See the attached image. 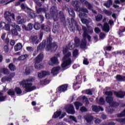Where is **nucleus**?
Returning <instances> with one entry per match:
<instances>
[{"instance_id":"36","label":"nucleus","mask_w":125,"mask_h":125,"mask_svg":"<svg viewBox=\"0 0 125 125\" xmlns=\"http://www.w3.org/2000/svg\"><path fill=\"white\" fill-rule=\"evenodd\" d=\"M61 111H56L54 113V115L52 116V118L53 119H57V118H59L61 115Z\"/></svg>"},{"instance_id":"56","label":"nucleus","mask_w":125,"mask_h":125,"mask_svg":"<svg viewBox=\"0 0 125 125\" xmlns=\"http://www.w3.org/2000/svg\"><path fill=\"white\" fill-rule=\"evenodd\" d=\"M69 28L70 31L74 32L75 31V27H74V23H71L69 24Z\"/></svg>"},{"instance_id":"62","label":"nucleus","mask_w":125,"mask_h":125,"mask_svg":"<svg viewBox=\"0 0 125 125\" xmlns=\"http://www.w3.org/2000/svg\"><path fill=\"white\" fill-rule=\"evenodd\" d=\"M3 73L4 75H9V70L7 68H3Z\"/></svg>"},{"instance_id":"14","label":"nucleus","mask_w":125,"mask_h":125,"mask_svg":"<svg viewBox=\"0 0 125 125\" xmlns=\"http://www.w3.org/2000/svg\"><path fill=\"white\" fill-rule=\"evenodd\" d=\"M83 30V38H87L88 39V42H91V37L90 35L87 34V29L86 28V27H83L82 28Z\"/></svg>"},{"instance_id":"34","label":"nucleus","mask_w":125,"mask_h":125,"mask_svg":"<svg viewBox=\"0 0 125 125\" xmlns=\"http://www.w3.org/2000/svg\"><path fill=\"white\" fill-rule=\"evenodd\" d=\"M1 81L2 83H5V82H11V81H12V79H11V78L5 76L2 78Z\"/></svg>"},{"instance_id":"42","label":"nucleus","mask_w":125,"mask_h":125,"mask_svg":"<svg viewBox=\"0 0 125 125\" xmlns=\"http://www.w3.org/2000/svg\"><path fill=\"white\" fill-rule=\"evenodd\" d=\"M68 13L71 17L75 18L76 16V14L73 9H70V11H68Z\"/></svg>"},{"instance_id":"4","label":"nucleus","mask_w":125,"mask_h":125,"mask_svg":"<svg viewBox=\"0 0 125 125\" xmlns=\"http://www.w3.org/2000/svg\"><path fill=\"white\" fill-rule=\"evenodd\" d=\"M42 59H43V54L42 53H41L35 58V68L37 70H41L42 68V65L40 64L42 61Z\"/></svg>"},{"instance_id":"46","label":"nucleus","mask_w":125,"mask_h":125,"mask_svg":"<svg viewBox=\"0 0 125 125\" xmlns=\"http://www.w3.org/2000/svg\"><path fill=\"white\" fill-rule=\"evenodd\" d=\"M34 28L35 30H36L37 31H38L40 30V29H41V24H40L39 23L35 22L34 25Z\"/></svg>"},{"instance_id":"55","label":"nucleus","mask_w":125,"mask_h":125,"mask_svg":"<svg viewBox=\"0 0 125 125\" xmlns=\"http://www.w3.org/2000/svg\"><path fill=\"white\" fill-rule=\"evenodd\" d=\"M116 124H115L113 122H104V123H102L101 125H115Z\"/></svg>"},{"instance_id":"15","label":"nucleus","mask_w":125,"mask_h":125,"mask_svg":"<svg viewBox=\"0 0 125 125\" xmlns=\"http://www.w3.org/2000/svg\"><path fill=\"white\" fill-rule=\"evenodd\" d=\"M51 62H49V65L50 66H53V65H58L59 62L58 61V58L56 57H54L51 58Z\"/></svg>"},{"instance_id":"8","label":"nucleus","mask_w":125,"mask_h":125,"mask_svg":"<svg viewBox=\"0 0 125 125\" xmlns=\"http://www.w3.org/2000/svg\"><path fill=\"white\" fill-rule=\"evenodd\" d=\"M65 111L67 114H69L70 115H74L76 111H75V107H74V105L72 104H68L65 107Z\"/></svg>"},{"instance_id":"49","label":"nucleus","mask_w":125,"mask_h":125,"mask_svg":"<svg viewBox=\"0 0 125 125\" xmlns=\"http://www.w3.org/2000/svg\"><path fill=\"white\" fill-rule=\"evenodd\" d=\"M98 103L100 104V105H104V104H105V101L104 100L103 97L100 98Z\"/></svg>"},{"instance_id":"29","label":"nucleus","mask_w":125,"mask_h":125,"mask_svg":"<svg viewBox=\"0 0 125 125\" xmlns=\"http://www.w3.org/2000/svg\"><path fill=\"white\" fill-rule=\"evenodd\" d=\"M121 29H119L117 32L118 35L120 37L123 36V33H125V26H121Z\"/></svg>"},{"instance_id":"58","label":"nucleus","mask_w":125,"mask_h":125,"mask_svg":"<svg viewBox=\"0 0 125 125\" xmlns=\"http://www.w3.org/2000/svg\"><path fill=\"white\" fill-rule=\"evenodd\" d=\"M116 122L118 123H125V118H118L116 119Z\"/></svg>"},{"instance_id":"18","label":"nucleus","mask_w":125,"mask_h":125,"mask_svg":"<svg viewBox=\"0 0 125 125\" xmlns=\"http://www.w3.org/2000/svg\"><path fill=\"white\" fill-rule=\"evenodd\" d=\"M92 111H93V112H96V113H98V112H100V111H104V109H103L102 107L97 105H92Z\"/></svg>"},{"instance_id":"57","label":"nucleus","mask_w":125,"mask_h":125,"mask_svg":"<svg viewBox=\"0 0 125 125\" xmlns=\"http://www.w3.org/2000/svg\"><path fill=\"white\" fill-rule=\"evenodd\" d=\"M2 1V3H5V4H8V3H10V2H12V1H14L15 0H10L8 1V0H1Z\"/></svg>"},{"instance_id":"16","label":"nucleus","mask_w":125,"mask_h":125,"mask_svg":"<svg viewBox=\"0 0 125 125\" xmlns=\"http://www.w3.org/2000/svg\"><path fill=\"white\" fill-rule=\"evenodd\" d=\"M86 38L87 37H83V40H82L80 44V47L82 49H84V48H86V44L87 43V42L86 41Z\"/></svg>"},{"instance_id":"2","label":"nucleus","mask_w":125,"mask_h":125,"mask_svg":"<svg viewBox=\"0 0 125 125\" xmlns=\"http://www.w3.org/2000/svg\"><path fill=\"white\" fill-rule=\"evenodd\" d=\"M28 82H31V80H23L20 83V85H21L23 88H25L26 92H31V91L35 90L37 87L36 86H32L33 83H28Z\"/></svg>"},{"instance_id":"48","label":"nucleus","mask_w":125,"mask_h":125,"mask_svg":"<svg viewBox=\"0 0 125 125\" xmlns=\"http://www.w3.org/2000/svg\"><path fill=\"white\" fill-rule=\"evenodd\" d=\"M80 11L85 13H88V10L86 8H80L77 12H80Z\"/></svg>"},{"instance_id":"32","label":"nucleus","mask_w":125,"mask_h":125,"mask_svg":"<svg viewBox=\"0 0 125 125\" xmlns=\"http://www.w3.org/2000/svg\"><path fill=\"white\" fill-rule=\"evenodd\" d=\"M2 95H3V93L0 92V102H4L6 100V98H7V96Z\"/></svg>"},{"instance_id":"37","label":"nucleus","mask_w":125,"mask_h":125,"mask_svg":"<svg viewBox=\"0 0 125 125\" xmlns=\"http://www.w3.org/2000/svg\"><path fill=\"white\" fill-rule=\"evenodd\" d=\"M24 29L25 31H32L33 30V24L32 23H28L27 27L24 26Z\"/></svg>"},{"instance_id":"22","label":"nucleus","mask_w":125,"mask_h":125,"mask_svg":"<svg viewBox=\"0 0 125 125\" xmlns=\"http://www.w3.org/2000/svg\"><path fill=\"white\" fill-rule=\"evenodd\" d=\"M22 47H23L22 43H17L14 46L15 51H19V50H21V49H22Z\"/></svg>"},{"instance_id":"40","label":"nucleus","mask_w":125,"mask_h":125,"mask_svg":"<svg viewBox=\"0 0 125 125\" xmlns=\"http://www.w3.org/2000/svg\"><path fill=\"white\" fill-rule=\"evenodd\" d=\"M14 90L17 94L20 95L22 93V90H21V88L19 87H16Z\"/></svg>"},{"instance_id":"52","label":"nucleus","mask_w":125,"mask_h":125,"mask_svg":"<svg viewBox=\"0 0 125 125\" xmlns=\"http://www.w3.org/2000/svg\"><path fill=\"white\" fill-rule=\"evenodd\" d=\"M85 5H86L89 10H91V9H92V5L90 3L88 2V1H86Z\"/></svg>"},{"instance_id":"19","label":"nucleus","mask_w":125,"mask_h":125,"mask_svg":"<svg viewBox=\"0 0 125 125\" xmlns=\"http://www.w3.org/2000/svg\"><path fill=\"white\" fill-rule=\"evenodd\" d=\"M59 16L62 23H63L64 24H66V19L63 12L60 11L59 13Z\"/></svg>"},{"instance_id":"51","label":"nucleus","mask_w":125,"mask_h":125,"mask_svg":"<svg viewBox=\"0 0 125 125\" xmlns=\"http://www.w3.org/2000/svg\"><path fill=\"white\" fill-rule=\"evenodd\" d=\"M82 99L83 101L85 102V105H88L89 104V101H88V99L85 96H83Z\"/></svg>"},{"instance_id":"1","label":"nucleus","mask_w":125,"mask_h":125,"mask_svg":"<svg viewBox=\"0 0 125 125\" xmlns=\"http://www.w3.org/2000/svg\"><path fill=\"white\" fill-rule=\"evenodd\" d=\"M46 51H56L58 48V45L56 42H52V38L49 36L47 38V41L43 40L37 47V50H42L45 47Z\"/></svg>"},{"instance_id":"7","label":"nucleus","mask_w":125,"mask_h":125,"mask_svg":"<svg viewBox=\"0 0 125 125\" xmlns=\"http://www.w3.org/2000/svg\"><path fill=\"white\" fill-rule=\"evenodd\" d=\"M68 84H63L59 86L56 90L58 93H62V92H65L68 90Z\"/></svg>"},{"instance_id":"25","label":"nucleus","mask_w":125,"mask_h":125,"mask_svg":"<svg viewBox=\"0 0 125 125\" xmlns=\"http://www.w3.org/2000/svg\"><path fill=\"white\" fill-rule=\"evenodd\" d=\"M80 42L81 40L78 37H75L74 38V46L75 47H79L80 46Z\"/></svg>"},{"instance_id":"30","label":"nucleus","mask_w":125,"mask_h":125,"mask_svg":"<svg viewBox=\"0 0 125 125\" xmlns=\"http://www.w3.org/2000/svg\"><path fill=\"white\" fill-rule=\"evenodd\" d=\"M33 71V67L32 66H27L25 69V73L26 75H30L31 72Z\"/></svg>"},{"instance_id":"10","label":"nucleus","mask_w":125,"mask_h":125,"mask_svg":"<svg viewBox=\"0 0 125 125\" xmlns=\"http://www.w3.org/2000/svg\"><path fill=\"white\" fill-rule=\"evenodd\" d=\"M49 75H50V73L45 70H42L38 73V77L40 79H43V78H45L46 76H49Z\"/></svg>"},{"instance_id":"9","label":"nucleus","mask_w":125,"mask_h":125,"mask_svg":"<svg viewBox=\"0 0 125 125\" xmlns=\"http://www.w3.org/2000/svg\"><path fill=\"white\" fill-rule=\"evenodd\" d=\"M28 15L29 17H31L32 19H34V18H38V19H40V20L41 21V22H42L43 20H44V17L42 15H39L37 16L36 15V13L32 12H28Z\"/></svg>"},{"instance_id":"5","label":"nucleus","mask_w":125,"mask_h":125,"mask_svg":"<svg viewBox=\"0 0 125 125\" xmlns=\"http://www.w3.org/2000/svg\"><path fill=\"white\" fill-rule=\"evenodd\" d=\"M12 27L14 28L11 30L12 36L14 37H17V36H18V31L20 32L21 31V27H20V26L17 24L12 25Z\"/></svg>"},{"instance_id":"3","label":"nucleus","mask_w":125,"mask_h":125,"mask_svg":"<svg viewBox=\"0 0 125 125\" xmlns=\"http://www.w3.org/2000/svg\"><path fill=\"white\" fill-rule=\"evenodd\" d=\"M71 55L72 53L71 52H68L64 55L62 58L63 60V63H62V69H65L66 67L72 64V60H71V58H69Z\"/></svg>"},{"instance_id":"26","label":"nucleus","mask_w":125,"mask_h":125,"mask_svg":"<svg viewBox=\"0 0 125 125\" xmlns=\"http://www.w3.org/2000/svg\"><path fill=\"white\" fill-rule=\"evenodd\" d=\"M59 71H60V66H56V67H53L51 71V73L54 75H57V73H56L57 72H59Z\"/></svg>"},{"instance_id":"39","label":"nucleus","mask_w":125,"mask_h":125,"mask_svg":"<svg viewBox=\"0 0 125 125\" xmlns=\"http://www.w3.org/2000/svg\"><path fill=\"white\" fill-rule=\"evenodd\" d=\"M8 95H10V96H14L15 95V91L13 89H10L7 91Z\"/></svg>"},{"instance_id":"11","label":"nucleus","mask_w":125,"mask_h":125,"mask_svg":"<svg viewBox=\"0 0 125 125\" xmlns=\"http://www.w3.org/2000/svg\"><path fill=\"white\" fill-rule=\"evenodd\" d=\"M84 118L88 125H91V123L94 120V117L91 114H86Z\"/></svg>"},{"instance_id":"28","label":"nucleus","mask_w":125,"mask_h":125,"mask_svg":"<svg viewBox=\"0 0 125 125\" xmlns=\"http://www.w3.org/2000/svg\"><path fill=\"white\" fill-rule=\"evenodd\" d=\"M49 83H50V81L47 79H45L44 80L40 81V84L42 85H46V84H48Z\"/></svg>"},{"instance_id":"47","label":"nucleus","mask_w":125,"mask_h":125,"mask_svg":"<svg viewBox=\"0 0 125 125\" xmlns=\"http://www.w3.org/2000/svg\"><path fill=\"white\" fill-rule=\"evenodd\" d=\"M117 118H123V117H125V109L121 112L120 113L117 114Z\"/></svg>"},{"instance_id":"50","label":"nucleus","mask_w":125,"mask_h":125,"mask_svg":"<svg viewBox=\"0 0 125 125\" xmlns=\"http://www.w3.org/2000/svg\"><path fill=\"white\" fill-rule=\"evenodd\" d=\"M73 57H77L79 55V50L75 49L72 52Z\"/></svg>"},{"instance_id":"54","label":"nucleus","mask_w":125,"mask_h":125,"mask_svg":"<svg viewBox=\"0 0 125 125\" xmlns=\"http://www.w3.org/2000/svg\"><path fill=\"white\" fill-rule=\"evenodd\" d=\"M85 91V94H87L88 95H92V91L90 89H86L85 90L82 91V93Z\"/></svg>"},{"instance_id":"63","label":"nucleus","mask_w":125,"mask_h":125,"mask_svg":"<svg viewBox=\"0 0 125 125\" xmlns=\"http://www.w3.org/2000/svg\"><path fill=\"white\" fill-rule=\"evenodd\" d=\"M17 24H24L25 23V20L24 19H21L19 21H17Z\"/></svg>"},{"instance_id":"41","label":"nucleus","mask_w":125,"mask_h":125,"mask_svg":"<svg viewBox=\"0 0 125 125\" xmlns=\"http://www.w3.org/2000/svg\"><path fill=\"white\" fill-rule=\"evenodd\" d=\"M103 19V16L102 14H99L95 16V20L97 22L101 21V20Z\"/></svg>"},{"instance_id":"33","label":"nucleus","mask_w":125,"mask_h":125,"mask_svg":"<svg viewBox=\"0 0 125 125\" xmlns=\"http://www.w3.org/2000/svg\"><path fill=\"white\" fill-rule=\"evenodd\" d=\"M74 105L76 110H79V109H80V107L83 106V103L80 102L76 101L74 102Z\"/></svg>"},{"instance_id":"17","label":"nucleus","mask_w":125,"mask_h":125,"mask_svg":"<svg viewBox=\"0 0 125 125\" xmlns=\"http://www.w3.org/2000/svg\"><path fill=\"white\" fill-rule=\"evenodd\" d=\"M30 40L33 44H39V42H40V40L38 39V36H31Z\"/></svg>"},{"instance_id":"20","label":"nucleus","mask_w":125,"mask_h":125,"mask_svg":"<svg viewBox=\"0 0 125 125\" xmlns=\"http://www.w3.org/2000/svg\"><path fill=\"white\" fill-rule=\"evenodd\" d=\"M4 18L8 22L10 23L11 22V18H10V12L9 11H6L4 14Z\"/></svg>"},{"instance_id":"43","label":"nucleus","mask_w":125,"mask_h":125,"mask_svg":"<svg viewBox=\"0 0 125 125\" xmlns=\"http://www.w3.org/2000/svg\"><path fill=\"white\" fill-rule=\"evenodd\" d=\"M103 12L104 13V14H105V15H106L107 16H111V15H112V11H109L106 9H104L103 10Z\"/></svg>"},{"instance_id":"21","label":"nucleus","mask_w":125,"mask_h":125,"mask_svg":"<svg viewBox=\"0 0 125 125\" xmlns=\"http://www.w3.org/2000/svg\"><path fill=\"white\" fill-rule=\"evenodd\" d=\"M103 31L105 33H108V32H110V26L108 23L105 22L104 23V26L103 27Z\"/></svg>"},{"instance_id":"12","label":"nucleus","mask_w":125,"mask_h":125,"mask_svg":"<svg viewBox=\"0 0 125 125\" xmlns=\"http://www.w3.org/2000/svg\"><path fill=\"white\" fill-rule=\"evenodd\" d=\"M72 6L74 7L75 11L78 12L79 9L81 8V2L79 0H74L72 1Z\"/></svg>"},{"instance_id":"38","label":"nucleus","mask_w":125,"mask_h":125,"mask_svg":"<svg viewBox=\"0 0 125 125\" xmlns=\"http://www.w3.org/2000/svg\"><path fill=\"white\" fill-rule=\"evenodd\" d=\"M8 68L10 71H14L16 70V67L13 63H11L8 65Z\"/></svg>"},{"instance_id":"23","label":"nucleus","mask_w":125,"mask_h":125,"mask_svg":"<svg viewBox=\"0 0 125 125\" xmlns=\"http://www.w3.org/2000/svg\"><path fill=\"white\" fill-rule=\"evenodd\" d=\"M118 82H125V76L118 74L115 77Z\"/></svg>"},{"instance_id":"60","label":"nucleus","mask_w":125,"mask_h":125,"mask_svg":"<svg viewBox=\"0 0 125 125\" xmlns=\"http://www.w3.org/2000/svg\"><path fill=\"white\" fill-rule=\"evenodd\" d=\"M79 17L80 18H83V17H87V15L85 13H80L79 14Z\"/></svg>"},{"instance_id":"59","label":"nucleus","mask_w":125,"mask_h":125,"mask_svg":"<svg viewBox=\"0 0 125 125\" xmlns=\"http://www.w3.org/2000/svg\"><path fill=\"white\" fill-rule=\"evenodd\" d=\"M105 95H107V96H109V97H112L113 96V92L111 91H106L105 92Z\"/></svg>"},{"instance_id":"27","label":"nucleus","mask_w":125,"mask_h":125,"mask_svg":"<svg viewBox=\"0 0 125 125\" xmlns=\"http://www.w3.org/2000/svg\"><path fill=\"white\" fill-rule=\"evenodd\" d=\"M113 4V1L112 0H108L107 2L104 3V5L105 6L106 8H110L111 7V5Z\"/></svg>"},{"instance_id":"24","label":"nucleus","mask_w":125,"mask_h":125,"mask_svg":"<svg viewBox=\"0 0 125 125\" xmlns=\"http://www.w3.org/2000/svg\"><path fill=\"white\" fill-rule=\"evenodd\" d=\"M41 29L42 31H44V32H49L50 31L49 26L48 25H45L44 24H42Z\"/></svg>"},{"instance_id":"13","label":"nucleus","mask_w":125,"mask_h":125,"mask_svg":"<svg viewBox=\"0 0 125 125\" xmlns=\"http://www.w3.org/2000/svg\"><path fill=\"white\" fill-rule=\"evenodd\" d=\"M114 95L117 97V98H124L125 96V92L124 91H113Z\"/></svg>"},{"instance_id":"6","label":"nucleus","mask_w":125,"mask_h":125,"mask_svg":"<svg viewBox=\"0 0 125 125\" xmlns=\"http://www.w3.org/2000/svg\"><path fill=\"white\" fill-rule=\"evenodd\" d=\"M59 19V17H58V15H57L55 17H53V20L54 21V24H57L53 25L52 31L54 33L57 32L59 29V22H58Z\"/></svg>"},{"instance_id":"31","label":"nucleus","mask_w":125,"mask_h":125,"mask_svg":"<svg viewBox=\"0 0 125 125\" xmlns=\"http://www.w3.org/2000/svg\"><path fill=\"white\" fill-rule=\"evenodd\" d=\"M105 101L107 103H109L110 105L114 101V98L113 97L107 96L105 97Z\"/></svg>"},{"instance_id":"45","label":"nucleus","mask_w":125,"mask_h":125,"mask_svg":"<svg viewBox=\"0 0 125 125\" xmlns=\"http://www.w3.org/2000/svg\"><path fill=\"white\" fill-rule=\"evenodd\" d=\"M21 8L22 10H25V9H27V10L31 11V8H29L28 7H27V6L25 5V4L21 3Z\"/></svg>"},{"instance_id":"53","label":"nucleus","mask_w":125,"mask_h":125,"mask_svg":"<svg viewBox=\"0 0 125 125\" xmlns=\"http://www.w3.org/2000/svg\"><path fill=\"white\" fill-rule=\"evenodd\" d=\"M55 7L53 6V7H52L50 9V13L52 15V16H54V15H55L56 12H55Z\"/></svg>"},{"instance_id":"64","label":"nucleus","mask_w":125,"mask_h":125,"mask_svg":"<svg viewBox=\"0 0 125 125\" xmlns=\"http://www.w3.org/2000/svg\"><path fill=\"white\" fill-rule=\"evenodd\" d=\"M81 21L83 24H88V20L86 19H81Z\"/></svg>"},{"instance_id":"61","label":"nucleus","mask_w":125,"mask_h":125,"mask_svg":"<svg viewBox=\"0 0 125 125\" xmlns=\"http://www.w3.org/2000/svg\"><path fill=\"white\" fill-rule=\"evenodd\" d=\"M69 118L70 120H72V121H73V122H75V123H78V121H77V119H76V117L74 116L70 115L69 116Z\"/></svg>"},{"instance_id":"35","label":"nucleus","mask_w":125,"mask_h":125,"mask_svg":"<svg viewBox=\"0 0 125 125\" xmlns=\"http://www.w3.org/2000/svg\"><path fill=\"white\" fill-rule=\"evenodd\" d=\"M29 57V55L28 54H25V55H22L20 56L18 60H19L20 61H23V60H25L26 58Z\"/></svg>"},{"instance_id":"44","label":"nucleus","mask_w":125,"mask_h":125,"mask_svg":"<svg viewBox=\"0 0 125 125\" xmlns=\"http://www.w3.org/2000/svg\"><path fill=\"white\" fill-rule=\"evenodd\" d=\"M111 107H113L114 108H117L120 105V104L117 103V102H112L110 104Z\"/></svg>"}]
</instances>
